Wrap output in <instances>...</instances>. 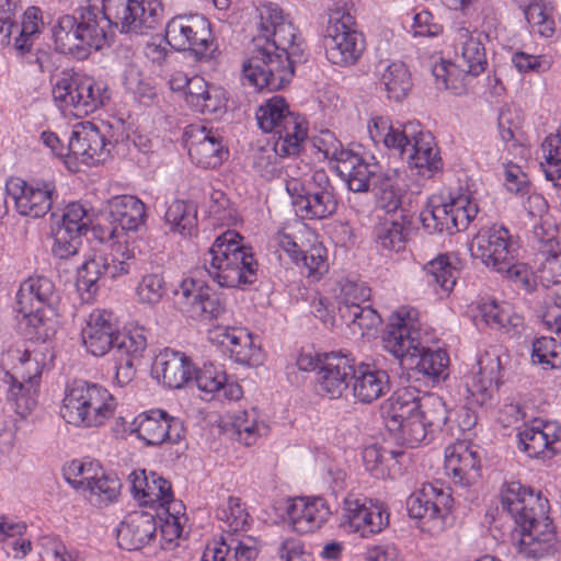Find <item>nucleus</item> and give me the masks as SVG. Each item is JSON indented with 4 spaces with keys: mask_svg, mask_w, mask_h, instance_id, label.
<instances>
[{
    "mask_svg": "<svg viewBox=\"0 0 561 561\" xmlns=\"http://www.w3.org/2000/svg\"><path fill=\"white\" fill-rule=\"evenodd\" d=\"M260 36L242 65L243 83L257 90H279L294 76V67L306 57L300 33L274 3L260 12Z\"/></svg>",
    "mask_w": 561,
    "mask_h": 561,
    "instance_id": "nucleus-1",
    "label": "nucleus"
},
{
    "mask_svg": "<svg viewBox=\"0 0 561 561\" xmlns=\"http://www.w3.org/2000/svg\"><path fill=\"white\" fill-rule=\"evenodd\" d=\"M381 415L394 440L410 448L433 442L449 417L448 409L440 397H419L414 388L396 390L382 403Z\"/></svg>",
    "mask_w": 561,
    "mask_h": 561,
    "instance_id": "nucleus-2",
    "label": "nucleus"
},
{
    "mask_svg": "<svg viewBox=\"0 0 561 561\" xmlns=\"http://www.w3.org/2000/svg\"><path fill=\"white\" fill-rule=\"evenodd\" d=\"M101 1L102 12L88 7L78 18L85 58L107 44L113 26L122 33L145 34L156 28L163 16L164 0Z\"/></svg>",
    "mask_w": 561,
    "mask_h": 561,
    "instance_id": "nucleus-3",
    "label": "nucleus"
},
{
    "mask_svg": "<svg viewBox=\"0 0 561 561\" xmlns=\"http://www.w3.org/2000/svg\"><path fill=\"white\" fill-rule=\"evenodd\" d=\"M369 138L382 145L391 154L405 159L419 175L432 178L443 169L434 138L417 124H393L388 116H373L367 123Z\"/></svg>",
    "mask_w": 561,
    "mask_h": 561,
    "instance_id": "nucleus-4",
    "label": "nucleus"
},
{
    "mask_svg": "<svg viewBox=\"0 0 561 561\" xmlns=\"http://www.w3.org/2000/svg\"><path fill=\"white\" fill-rule=\"evenodd\" d=\"M209 277L221 287L244 288L257 278V262L242 237L232 230L218 236L204 255Z\"/></svg>",
    "mask_w": 561,
    "mask_h": 561,
    "instance_id": "nucleus-5",
    "label": "nucleus"
},
{
    "mask_svg": "<svg viewBox=\"0 0 561 561\" xmlns=\"http://www.w3.org/2000/svg\"><path fill=\"white\" fill-rule=\"evenodd\" d=\"M519 247L504 226L494 225L481 229L472 240L471 254L488 268L505 275L527 290L535 288L533 270L518 262Z\"/></svg>",
    "mask_w": 561,
    "mask_h": 561,
    "instance_id": "nucleus-6",
    "label": "nucleus"
},
{
    "mask_svg": "<svg viewBox=\"0 0 561 561\" xmlns=\"http://www.w3.org/2000/svg\"><path fill=\"white\" fill-rule=\"evenodd\" d=\"M116 407L115 397L105 387L76 380L65 390L60 416L78 428H98L113 417Z\"/></svg>",
    "mask_w": 561,
    "mask_h": 561,
    "instance_id": "nucleus-7",
    "label": "nucleus"
},
{
    "mask_svg": "<svg viewBox=\"0 0 561 561\" xmlns=\"http://www.w3.org/2000/svg\"><path fill=\"white\" fill-rule=\"evenodd\" d=\"M455 61L442 60L433 66L436 83L454 94L466 91L467 78L477 77L485 70V49L478 35L467 27L458 28L455 35Z\"/></svg>",
    "mask_w": 561,
    "mask_h": 561,
    "instance_id": "nucleus-8",
    "label": "nucleus"
},
{
    "mask_svg": "<svg viewBox=\"0 0 561 561\" xmlns=\"http://www.w3.org/2000/svg\"><path fill=\"white\" fill-rule=\"evenodd\" d=\"M286 191L296 211L305 219H324L336 211L334 188L322 169L309 170L301 178H296L291 172Z\"/></svg>",
    "mask_w": 561,
    "mask_h": 561,
    "instance_id": "nucleus-9",
    "label": "nucleus"
},
{
    "mask_svg": "<svg viewBox=\"0 0 561 561\" xmlns=\"http://www.w3.org/2000/svg\"><path fill=\"white\" fill-rule=\"evenodd\" d=\"M51 94L65 115L76 117L94 113L110 99L106 84L85 73H64L54 83Z\"/></svg>",
    "mask_w": 561,
    "mask_h": 561,
    "instance_id": "nucleus-10",
    "label": "nucleus"
},
{
    "mask_svg": "<svg viewBox=\"0 0 561 561\" xmlns=\"http://www.w3.org/2000/svg\"><path fill=\"white\" fill-rule=\"evenodd\" d=\"M323 45L328 61L339 67L357 64L366 48L364 34L356 28L355 19L339 8L329 14Z\"/></svg>",
    "mask_w": 561,
    "mask_h": 561,
    "instance_id": "nucleus-11",
    "label": "nucleus"
},
{
    "mask_svg": "<svg viewBox=\"0 0 561 561\" xmlns=\"http://www.w3.org/2000/svg\"><path fill=\"white\" fill-rule=\"evenodd\" d=\"M453 496L443 485L424 483L407 500L409 516L419 520V527L431 536L442 534L448 526Z\"/></svg>",
    "mask_w": 561,
    "mask_h": 561,
    "instance_id": "nucleus-12",
    "label": "nucleus"
},
{
    "mask_svg": "<svg viewBox=\"0 0 561 561\" xmlns=\"http://www.w3.org/2000/svg\"><path fill=\"white\" fill-rule=\"evenodd\" d=\"M420 311L400 306L391 312L382 335V346L401 362L413 360L422 353Z\"/></svg>",
    "mask_w": 561,
    "mask_h": 561,
    "instance_id": "nucleus-13",
    "label": "nucleus"
},
{
    "mask_svg": "<svg viewBox=\"0 0 561 561\" xmlns=\"http://www.w3.org/2000/svg\"><path fill=\"white\" fill-rule=\"evenodd\" d=\"M389 522L388 506L380 501L347 495L342 502L340 528L346 534L370 538L386 529Z\"/></svg>",
    "mask_w": 561,
    "mask_h": 561,
    "instance_id": "nucleus-14",
    "label": "nucleus"
},
{
    "mask_svg": "<svg viewBox=\"0 0 561 561\" xmlns=\"http://www.w3.org/2000/svg\"><path fill=\"white\" fill-rule=\"evenodd\" d=\"M168 44L178 51H191L205 57L211 45L209 21L201 14L173 16L165 26Z\"/></svg>",
    "mask_w": 561,
    "mask_h": 561,
    "instance_id": "nucleus-15",
    "label": "nucleus"
},
{
    "mask_svg": "<svg viewBox=\"0 0 561 561\" xmlns=\"http://www.w3.org/2000/svg\"><path fill=\"white\" fill-rule=\"evenodd\" d=\"M331 516L330 504L323 496L301 495L286 501L283 523L295 534L310 535L320 530Z\"/></svg>",
    "mask_w": 561,
    "mask_h": 561,
    "instance_id": "nucleus-16",
    "label": "nucleus"
},
{
    "mask_svg": "<svg viewBox=\"0 0 561 561\" xmlns=\"http://www.w3.org/2000/svg\"><path fill=\"white\" fill-rule=\"evenodd\" d=\"M126 431L148 446L178 444L184 437L183 422L161 409H150L138 414Z\"/></svg>",
    "mask_w": 561,
    "mask_h": 561,
    "instance_id": "nucleus-17",
    "label": "nucleus"
},
{
    "mask_svg": "<svg viewBox=\"0 0 561 561\" xmlns=\"http://www.w3.org/2000/svg\"><path fill=\"white\" fill-rule=\"evenodd\" d=\"M8 195L13 199L15 210L24 217L42 218L58 197L56 185L51 181L26 182L20 178L7 183Z\"/></svg>",
    "mask_w": 561,
    "mask_h": 561,
    "instance_id": "nucleus-18",
    "label": "nucleus"
},
{
    "mask_svg": "<svg viewBox=\"0 0 561 561\" xmlns=\"http://www.w3.org/2000/svg\"><path fill=\"white\" fill-rule=\"evenodd\" d=\"M501 378V360L497 356L483 354L462 377L461 388L467 404L485 407L497 391Z\"/></svg>",
    "mask_w": 561,
    "mask_h": 561,
    "instance_id": "nucleus-19",
    "label": "nucleus"
},
{
    "mask_svg": "<svg viewBox=\"0 0 561 561\" xmlns=\"http://www.w3.org/2000/svg\"><path fill=\"white\" fill-rule=\"evenodd\" d=\"M208 340L222 347L240 365L254 367L264 362L259 337L245 328L215 325L208 330Z\"/></svg>",
    "mask_w": 561,
    "mask_h": 561,
    "instance_id": "nucleus-20",
    "label": "nucleus"
},
{
    "mask_svg": "<svg viewBox=\"0 0 561 561\" xmlns=\"http://www.w3.org/2000/svg\"><path fill=\"white\" fill-rule=\"evenodd\" d=\"M53 360L49 347L41 344L30 348L25 343L9 345L0 355V366L14 381L36 380Z\"/></svg>",
    "mask_w": 561,
    "mask_h": 561,
    "instance_id": "nucleus-21",
    "label": "nucleus"
},
{
    "mask_svg": "<svg viewBox=\"0 0 561 561\" xmlns=\"http://www.w3.org/2000/svg\"><path fill=\"white\" fill-rule=\"evenodd\" d=\"M175 296L183 311L192 319H215L226 309L220 295L203 279L183 278L175 290Z\"/></svg>",
    "mask_w": 561,
    "mask_h": 561,
    "instance_id": "nucleus-22",
    "label": "nucleus"
},
{
    "mask_svg": "<svg viewBox=\"0 0 561 561\" xmlns=\"http://www.w3.org/2000/svg\"><path fill=\"white\" fill-rule=\"evenodd\" d=\"M370 298V288L365 283L343 278L332 288L330 296H324L314 305L316 317L324 323H333L334 313L341 318Z\"/></svg>",
    "mask_w": 561,
    "mask_h": 561,
    "instance_id": "nucleus-23",
    "label": "nucleus"
},
{
    "mask_svg": "<svg viewBox=\"0 0 561 561\" xmlns=\"http://www.w3.org/2000/svg\"><path fill=\"white\" fill-rule=\"evenodd\" d=\"M518 447L530 458L550 459L561 449V425L557 421L534 419L518 430Z\"/></svg>",
    "mask_w": 561,
    "mask_h": 561,
    "instance_id": "nucleus-24",
    "label": "nucleus"
},
{
    "mask_svg": "<svg viewBox=\"0 0 561 561\" xmlns=\"http://www.w3.org/2000/svg\"><path fill=\"white\" fill-rule=\"evenodd\" d=\"M514 545L524 557L539 559L551 556L557 550L556 534L547 513L534 520L517 525Z\"/></svg>",
    "mask_w": 561,
    "mask_h": 561,
    "instance_id": "nucleus-25",
    "label": "nucleus"
},
{
    "mask_svg": "<svg viewBox=\"0 0 561 561\" xmlns=\"http://www.w3.org/2000/svg\"><path fill=\"white\" fill-rule=\"evenodd\" d=\"M110 146L105 134L95 124L84 122L72 129L68 149L78 165L79 162L92 165L106 160Z\"/></svg>",
    "mask_w": 561,
    "mask_h": 561,
    "instance_id": "nucleus-26",
    "label": "nucleus"
},
{
    "mask_svg": "<svg viewBox=\"0 0 561 561\" xmlns=\"http://www.w3.org/2000/svg\"><path fill=\"white\" fill-rule=\"evenodd\" d=\"M468 312L479 330L490 328L518 332L524 323L523 318L510 302L493 297H483L473 301L469 306Z\"/></svg>",
    "mask_w": 561,
    "mask_h": 561,
    "instance_id": "nucleus-27",
    "label": "nucleus"
},
{
    "mask_svg": "<svg viewBox=\"0 0 561 561\" xmlns=\"http://www.w3.org/2000/svg\"><path fill=\"white\" fill-rule=\"evenodd\" d=\"M444 470L456 485L468 486L480 477L478 447L468 440H456L446 446Z\"/></svg>",
    "mask_w": 561,
    "mask_h": 561,
    "instance_id": "nucleus-28",
    "label": "nucleus"
},
{
    "mask_svg": "<svg viewBox=\"0 0 561 561\" xmlns=\"http://www.w3.org/2000/svg\"><path fill=\"white\" fill-rule=\"evenodd\" d=\"M501 505L516 525L534 520L547 513V500L535 494L518 481L505 482L500 492Z\"/></svg>",
    "mask_w": 561,
    "mask_h": 561,
    "instance_id": "nucleus-29",
    "label": "nucleus"
},
{
    "mask_svg": "<svg viewBox=\"0 0 561 561\" xmlns=\"http://www.w3.org/2000/svg\"><path fill=\"white\" fill-rule=\"evenodd\" d=\"M111 224L110 234L137 237L136 233L145 225L146 206L134 195H118L112 197L105 207Z\"/></svg>",
    "mask_w": 561,
    "mask_h": 561,
    "instance_id": "nucleus-30",
    "label": "nucleus"
},
{
    "mask_svg": "<svg viewBox=\"0 0 561 561\" xmlns=\"http://www.w3.org/2000/svg\"><path fill=\"white\" fill-rule=\"evenodd\" d=\"M354 359L341 353H325L316 375L317 392L329 399H339L350 386Z\"/></svg>",
    "mask_w": 561,
    "mask_h": 561,
    "instance_id": "nucleus-31",
    "label": "nucleus"
},
{
    "mask_svg": "<svg viewBox=\"0 0 561 561\" xmlns=\"http://www.w3.org/2000/svg\"><path fill=\"white\" fill-rule=\"evenodd\" d=\"M128 483L133 497L140 506L157 511L174 501L171 483L156 472L133 470L128 476Z\"/></svg>",
    "mask_w": 561,
    "mask_h": 561,
    "instance_id": "nucleus-32",
    "label": "nucleus"
},
{
    "mask_svg": "<svg viewBox=\"0 0 561 561\" xmlns=\"http://www.w3.org/2000/svg\"><path fill=\"white\" fill-rule=\"evenodd\" d=\"M188 136L191 161L202 169H216L228 159L229 150L217 131L206 127H193Z\"/></svg>",
    "mask_w": 561,
    "mask_h": 561,
    "instance_id": "nucleus-33",
    "label": "nucleus"
},
{
    "mask_svg": "<svg viewBox=\"0 0 561 561\" xmlns=\"http://www.w3.org/2000/svg\"><path fill=\"white\" fill-rule=\"evenodd\" d=\"M350 387L356 402L370 404L389 392L390 377L375 364L354 363Z\"/></svg>",
    "mask_w": 561,
    "mask_h": 561,
    "instance_id": "nucleus-34",
    "label": "nucleus"
},
{
    "mask_svg": "<svg viewBox=\"0 0 561 561\" xmlns=\"http://www.w3.org/2000/svg\"><path fill=\"white\" fill-rule=\"evenodd\" d=\"M117 333L112 313L104 309H94L81 329V340L88 353L101 357L112 350Z\"/></svg>",
    "mask_w": 561,
    "mask_h": 561,
    "instance_id": "nucleus-35",
    "label": "nucleus"
},
{
    "mask_svg": "<svg viewBox=\"0 0 561 561\" xmlns=\"http://www.w3.org/2000/svg\"><path fill=\"white\" fill-rule=\"evenodd\" d=\"M193 364L181 352L165 348L154 358L152 375L170 389H180L193 379Z\"/></svg>",
    "mask_w": 561,
    "mask_h": 561,
    "instance_id": "nucleus-36",
    "label": "nucleus"
},
{
    "mask_svg": "<svg viewBox=\"0 0 561 561\" xmlns=\"http://www.w3.org/2000/svg\"><path fill=\"white\" fill-rule=\"evenodd\" d=\"M157 522L151 513L135 511L125 516L117 529L118 546L125 550H139L156 538Z\"/></svg>",
    "mask_w": 561,
    "mask_h": 561,
    "instance_id": "nucleus-37",
    "label": "nucleus"
},
{
    "mask_svg": "<svg viewBox=\"0 0 561 561\" xmlns=\"http://www.w3.org/2000/svg\"><path fill=\"white\" fill-rule=\"evenodd\" d=\"M379 88L392 102H402L413 87L412 75L401 60H381L375 68Z\"/></svg>",
    "mask_w": 561,
    "mask_h": 561,
    "instance_id": "nucleus-38",
    "label": "nucleus"
},
{
    "mask_svg": "<svg viewBox=\"0 0 561 561\" xmlns=\"http://www.w3.org/2000/svg\"><path fill=\"white\" fill-rule=\"evenodd\" d=\"M193 375L196 387L206 394L222 397L230 401H237L243 396L241 386L229 379L220 365L205 363L197 369L193 368Z\"/></svg>",
    "mask_w": 561,
    "mask_h": 561,
    "instance_id": "nucleus-39",
    "label": "nucleus"
},
{
    "mask_svg": "<svg viewBox=\"0 0 561 561\" xmlns=\"http://www.w3.org/2000/svg\"><path fill=\"white\" fill-rule=\"evenodd\" d=\"M257 553V543L253 537L229 536L209 542L203 551L201 561H252Z\"/></svg>",
    "mask_w": 561,
    "mask_h": 561,
    "instance_id": "nucleus-40",
    "label": "nucleus"
},
{
    "mask_svg": "<svg viewBox=\"0 0 561 561\" xmlns=\"http://www.w3.org/2000/svg\"><path fill=\"white\" fill-rule=\"evenodd\" d=\"M25 335L32 340L46 342L55 336L59 320L53 307L34 308L15 311Z\"/></svg>",
    "mask_w": 561,
    "mask_h": 561,
    "instance_id": "nucleus-41",
    "label": "nucleus"
},
{
    "mask_svg": "<svg viewBox=\"0 0 561 561\" xmlns=\"http://www.w3.org/2000/svg\"><path fill=\"white\" fill-rule=\"evenodd\" d=\"M460 270L461 262L455 253L439 254L423 266L427 284L438 287L442 296L453 291Z\"/></svg>",
    "mask_w": 561,
    "mask_h": 561,
    "instance_id": "nucleus-42",
    "label": "nucleus"
},
{
    "mask_svg": "<svg viewBox=\"0 0 561 561\" xmlns=\"http://www.w3.org/2000/svg\"><path fill=\"white\" fill-rule=\"evenodd\" d=\"M186 104L202 114L218 113L226 107L227 93L224 88L208 83L203 77L193 76Z\"/></svg>",
    "mask_w": 561,
    "mask_h": 561,
    "instance_id": "nucleus-43",
    "label": "nucleus"
},
{
    "mask_svg": "<svg viewBox=\"0 0 561 561\" xmlns=\"http://www.w3.org/2000/svg\"><path fill=\"white\" fill-rule=\"evenodd\" d=\"M337 174L347 183L348 188L354 193L367 192L370 179L378 171V164L368 162L363 157L351 153L339 164H335Z\"/></svg>",
    "mask_w": 561,
    "mask_h": 561,
    "instance_id": "nucleus-44",
    "label": "nucleus"
},
{
    "mask_svg": "<svg viewBox=\"0 0 561 561\" xmlns=\"http://www.w3.org/2000/svg\"><path fill=\"white\" fill-rule=\"evenodd\" d=\"M54 296L55 286L50 279L44 276L30 277L21 284L16 293L14 310L51 307Z\"/></svg>",
    "mask_w": 561,
    "mask_h": 561,
    "instance_id": "nucleus-45",
    "label": "nucleus"
},
{
    "mask_svg": "<svg viewBox=\"0 0 561 561\" xmlns=\"http://www.w3.org/2000/svg\"><path fill=\"white\" fill-rule=\"evenodd\" d=\"M273 151L278 157H290L299 153L307 139V123L299 116H289L274 134Z\"/></svg>",
    "mask_w": 561,
    "mask_h": 561,
    "instance_id": "nucleus-46",
    "label": "nucleus"
},
{
    "mask_svg": "<svg viewBox=\"0 0 561 561\" xmlns=\"http://www.w3.org/2000/svg\"><path fill=\"white\" fill-rule=\"evenodd\" d=\"M404 171L399 169L388 170L380 179L376 196L377 207L385 210L390 217H397L404 192Z\"/></svg>",
    "mask_w": 561,
    "mask_h": 561,
    "instance_id": "nucleus-47",
    "label": "nucleus"
},
{
    "mask_svg": "<svg viewBox=\"0 0 561 561\" xmlns=\"http://www.w3.org/2000/svg\"><path fill=\"white\" fill-rule=\"evenodd\" d=\"M523 12L531 30L541 37L549 38L554 34L556 22L553 9L549 0H513Z\"/></svg>",
    "mask_w": 561,
    "mask_h": 561,
    "instance_id": "nucleus-48",
    "label": "nucleus"
},
{
    "mask_svg": "<svg viewBox=\"0 0 561 561\" xmlns=\"http://www.w3.org/2000/svg\"><path fill=\"white\" fill-rule=\"evenodd\" d=\"M79 19L73 15H62L53 28L56 49L69 54L78 59H84L83 44L80 37Z\"/></svg>",
    "mask_w": 561,
    "mask_h": 561,
    "instance_id": "nucleus-49",
    "label": "nucleus"
},
{
    "mask_svg": "<svg viewBox=\"0 0 561 561\" xmlns=\"http://www.w3.org/2000/svg\"><path fill=\"white\" fill-rule=\"evenodd\" d=\"M231 425L237 439L245 446L255 445L268 433V426L256 409L234 413Z\"/></svg>",
    "mask_w": 561,
    "mask_h": 561,
    "instance_id": "nucleus-50",
    "label": "nucleus"
},
{
    "mask_svg": "<svg viewBox=\"0 0 561 561\" xmlns=\"http://www.w3.org/2000/svg\"><path fill=\"white\" fill-rule=\"evenodd\" d=\"M538 267L534 272L535 285L539 282L543 287L551 288L548 294L549 299L554 305V298L551 296L552 291H558L561 296V251L554 249L553 251L542 250L541 254L537 255Z\"/></svg>",
    "mask_w": 561,
    "mask_h": 561,
    "instance_id": "nucleus-51",
    "label": "nucleus"
},
{
    "mask_svg": "<svg viewBox=\"0 0 561 561\" xmlns=\"http://www.w3.org/2000/svg\"><path fill=\"white\" fill-rule=\"evenodd\" d=\"M106 255L95 252L88 256L78 270L77 287L85 300H90L98 291V282L107 276Z\"/></svg>",
    "mask_w": 561,
    "mask_h": 561,
    "instance_id": "nucleus-52",
    "label": "nucleus"
},
{
    "mask_svg": "<svg viewBox=\"0 0 561 561\" xmlns=\"http://www.w3.org/2000/svg\"><path fill=\"white\" fill-rule=\"evenodd\" d=\"M450 208L446 205V197L443 194L433 195L428 198L425 208L421 211L420 218L423 227L430 232H444L449 233L455 231Z\"/></svg>",
    "mask_w": 561,
    "mask_h": 561,
    "instance_id": "nucleus-53",
    "label": "nucleus"
},
{
    "mask_svg": "<svg viewBox=\"0 0 561 561\" xmlns=\"http://www.w3.org/2000/svg\"><path fill=\"white\" fill-rule=\"evenodd\" d=\"M445 197L446 205L450 208L448 213H450L455 231L466 229L479 213L477 201L470 192L462 190L449 193Z\"/></svg>",
    "mask_w": 561,
    "mask_h": 561,
    "instance_id": "nucleus-54",
    "label": "nucleus"
},
{
    "mask_svg": "<svg viewBox=\"0 0 561 561\" xmlns=\"http://www.w3.org/2000/svg\"><path fill=\"white\" fill-rule=\"evenodd\" d=\"M289 116H296L289 111L288 104L282 96H273L261 104L256 112L255 118L259 127L264 133L274 134Z\"/></svg>",
    "mask_w": 561,
    "mask_h": 561,
    "instance_id": "nucleus-55",
    "label": "nucleus"
},
{
    "mask_svg": "<svg viewBox=\"0 0 561 561\" xmlns=\"http://www.w3.org/2000/svg\"><path fill=\"white\" fill-rule=\"evenodd\" d=\"M45 23L41 8L28 7L21 18V30L13 46L21 55L28 53L44 30Z\"/></svg>",
    "mask_w": 561,
    "mask_h": 561,
    "instance_id": "nucleus-56",
    "label": "nucleus"
},
{
    "mask_svg": "<svg viewBox=\"0 0 561 561\" xmlns=\"http://www.w3.org/2000/svg\"><path fill=\"white\" fill-rule=\"evenodd\" d=\"M374 239L377 248L383 253L401 251L405 243L403 224L393 215L380 219L375 227Z\"/></svg>",
    "mask_w": 561,
    "mask_h": 561,
    "instance_id": "nucleus-57",
    "label": "nucleus"
},
{
    "mask_svg": "<svg viewBox=\"0 0 561 561\" xmlns=\"http://www.w3.org/2000/svg\"><path fill=\"white\" fill-rule=\"evenodd\" d=\"M157 512H159L161 539L168 545L175 543L181 538L186 523L183 503L174 500Z\"/></svg>",
    "mask_w": 561,
    "mask_h": 561,
    "instance_id": "nucleus-58",
    "label": "nucleus"
},
{
    "mask_svg": "<svg viewBox=\"0 0 561 561\" xmlns=\"http://www.w3.org/2000/svg\"><path fill=\"white\" fill-rule=\"evenodd\" d=\"M541 161L547 180L561 188V125L557 134L546 137L541 145Z\"/></svg>",
    "mask_w": 561,
    "mask_h": 561,
    "instance_id": "nucleus-59",
    "label": "nucleus"
},
{
    "mask_svg": "<svg viewBox=\"0 0 561 561\" xmlns=\"http://www.w3.org/2000/svg\"><path fill=\"white\" fill-rule=\"evenodd\" d=\"M164 217L171 230L183 236L191 234L197 225V210L191 202L180 199L172 202Z\"/></svg>",
    "mask_w": 561,
    "mask_h": 561,
    "instance_id": "nucleus-60",
    "label": "nucleus"
},
{
    "mask_svg": "<svg viewBox=\"0 0 561 561\" xmlns=\"http://www.w3.org/2000/svg\"><path fill=\"white\" fill-rule=\"evenodd\" d=\"M101 469L102 467L96 461L75 459L65 467L64 476L70 485L84 493L101 473Z\"/></svg>",
    "mask_w": 561,
    "mask_h": 561,
    "instance_id": "nucleus-61",
    "label": "nucleus"
},
{
    "mask_svg": "<svg viewBox=\"0 0 561 561\" xmlns=\"http://www.w3.org/2000/svg\"><path fill=\"white\" fill-rule=\"evenodd\" d=\"M216 516L231 531L247 530L252 522L244 504L233 496H229L219 505Z\"/></svg>",
    "mask_w": 561,
    "mask_h": 561,
    "instance_id": "nucleus-62",
    "label": "nucleus"
},
{
    "mask_svg": "<svg viewBox=\"0 0 561 561\" xmlns=\"http://www.w3.org/2000/svg\"><path fill=\"white\" fill-rule=\"evenodd\" d=\"M541 336L533 342L531 362L540 365L543 369H556L561 367V337Z\"/></svg>",
    "mask_w": 561,
    "mask_h": 561,
    "instance_id": "nucleus-63",
    "label": "nucleus"
},
{
    "mask_svg": "<svg viewBox=\"0 0 561 561\" xmlns=\"http://www.w3.org/2000/svg\"><path fill=\"white\" fill-rule=\"evenodd\" d=\"M117 353L119 359H139L147 348V336L145 329L138 325H128L123 334L117 336Z\"/></svg>",
    "mask_w": 561,
    "mask_h": 561,
    "instance_id": "nucleus-64",
    "label": "nucleus"
}]
</instances>
